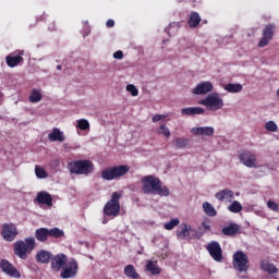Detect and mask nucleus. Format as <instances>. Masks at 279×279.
Segmentation results:
<instances>
[{
	"instance_id": "f257e3e1",
	"label": "nucleus",
	"mask_w": 279,
	"mask_h": 279,
	"mask_svg": "<svg viewBox=\"0 0 279 279\" xmlns=\"http://www.w3.org/2000/svg\"><path fill=\"white\" fill-rule=\"evenodd\" d=\"M50 265L52 271H61L60 278L62 279L76 278L77 271H80V264H77V260L75 258L69 259V256L64 253L52 255Z\"/></svg>"
},
{
	"instance_id": "f03ea898",
	"label": "nucleus",
	"mask_w": 279,
	"mask_h": 279,
	"mask_svg": "<svg viewBox=\"0 0 279 279\" xmlns=\"http://www.w3.org/2000/svg\"><path fill=\"white\" fill-rule=\"evenodd\" d=\"M142 191L146 195H159L160 197H169L171 191L162 181L154 175H146L142 179Z\"/></svg>"
},
{
	"instance_id": "7ed1b4c3",
	"label": "nucleus",
	"mask_w": 279,
	"mask_h": 279,
	"mask_svg": "<svg viewBox=\"0 0 279 279\" xmlns=\"http://www.w3.org/2000/svg\"><path fill=\"white\" fill-rule=\"evenodd\" d=\"M34 250H36V239L34 236L26 238L24 241L19 240L13 244V252L21 260H27Z\"/></svg>"
},
{
	"instance_id": "20e7f679",
	"label": "nucleus",
	"mask_w": 279,
	"mask_h": 279,
	"mask_svg": "<svg viewBox=\"0 0 279 279\" xmlns=\"http://www.w3.org/2000/svg\"><path fill=\"white\" fill-rule=\"evenodd\" d=\"M121 192H113L111 194V198L105 204L102 210L105 217H109V219L119 217V214L121 213Z\"/></svg>"
},
{
	"instance_id": "39448f33",
	"label": "nucleus",
	"mask_w": 279,
	"mask_h": 279,
	"mask_svg": "<svg viewBox=\"0 0 279 279\" xmlns=\"http://www.w3.org/2000/svg\"><path fill=\"white\" fill-rule=\"evenodd\" d=\"M68 169L70 173H74L75 175H89V173L94 171L95 165L88 159H81L71 161L68 165Z\"/></svg>"
},
{
	"instance_id": "423d86ee",
	"label": "nucleus",
	"mask_w": 279,
	"mask_h": 279,
	"mask_svg": "<svg viewBox=\"0 0 279 279\" xmlns=\"http://www.w3.org/2000/svg\"><path fill=\"white\" fill-rule=\"evenodd\" d=\"M128 173H130V166L120 165L104 169L101 171V178L110 182L112 180H119V178H123V175H128Z\"/></svg>"
},
{
	"instance_id": "0eeeda50",
	"label": "nucleus",
	"mask_w": 279,
	"mask_h": 279,
	"mask_svg": "<svg viewBox=\"0 0 279 279\" xmlns=\"http://www.w3.org/2000/svg\"><path fill=\"white\" fill-rule=\"evenodd\" d=\"M201 106H205L208 110L217 112L223 108V99L219 96V93L208 94L203 100H199Z\"/></svg>"
},
{
	"instance_id": "6e6552de",
	"label": "nucleus",
	"mask_w": 279,
	"mask_h": 279,
	"mask_svg": "<svg viewBox=\"0 0 279 279\" xmlns=\"http://www.w3.org/2000/svg\"><path fill=\"white\" fill-rule=\"evenodd\" d=\"M232 258V265L235 271L243 274V271L250 269V257L243 251H236Z\"/></svg>"
},
{
	"instance_id": "1a4fd4ad",
	"label": "nucleus",
	"mask_w": 279,
	"mask_h": 279,
	"mask_svg": "<svg viewBox=\"0 0 279 279\" xmlns=\"http://www.w3.org/2000/svg\"><path fill=\"white\" fill-rule=\"evenodd\" d=\"M205 247L209 256H211L216 263H221V260H223V250L221 248V244H219V242L210 241Z\"/></svg>"
},
{
	"instance_id": "9d476101",
	"label": "nucleus",
	"mask_w": 279,
	"mask_h": 279,
	"mask_svg": "<svg viewBox=\"0 0 279 279\" xmlns=\"http://www.w3.org/2000/svg\"><path fill=\"white\" fill-rule=\"evenodd\" d=\"M1 236L4 241L12 243L16 236H19V229L14 223H3L1 229Z\"/></svg>"
},
{
	"instance_id": "9b49d317",
	"label": "nucleus",
	"mask_w": 279,
	"mask_h": 279,
	"mask_svg": "<svg viewBox=\"0 0 279 279\" xmlns=\"http://www.w3.org/2000/svg\"><path fill=\"white\" fill-rule=\"evenodd\" d=\"M276 34V25L275 24H268L263 31V37L258 43V47H267L269 43H271L274 35Z\"/></svg>"
},
{
	"instance_id": "f8f14e48",
	"label": "nucleus",
	"mask_w": 279,
	"mask_h": 279,
	"mask_svg": "<svg viewBox=\"0 0 279 279\" xmlns=\"http://www.w3.org/2000/svg\"><path fill=\"white\" fill-rule=\"evenodd\" d=\"M0 269L10 278H21V271L8 259L0 260Z\"/></svg>"
},
{
	"instance_id": "ddd939ff",
	"label": "nucleus",
	"mask_w": 279,
	"mask_h": 279,
	"mask_svg": "<svg viewBox=\"0 0 279 279\" xmlns=\"http://www.w3.org/2000/svg\"><path fill=\"white\" fill-rule=\"evenodd\" d=\"M238 157H239L240 162H242V165H244V167H248V169L256 168V154H254L250 150H244Z\"/></svg>"
},
{
	"instance_id": "4468645a",
	"label": "nucleus",
	"mask_w": 279,
	"mask_h": 279,
	"mask_svg": "<svg viewBox=\"0 0 279 279\" xmlns=\"http://www.w3.org/2000/svg\"><path fill=\"white\" fill-rule=\"evenodd\" d=\"M208 93H213V83L210 82H202L193 89L194 95H208Z\"/></svg>"
},
{
	"instance_id": "2eb2a0df",
	"label": "nucleus",
	"mask_w": 279,
	"mask_h": 279,
	"mask_svg": "<svg viewBox=\"0 0 279 279\" xmlns=\"http://www.w3.org/2000/svg\"><path fill=\"white\" fill-rule=\"evenodd\" d=\"M53 257V254L49 251L40 250L35 255L36 263H39L41 265H47L49 260L51 262V258Z\"/></svg>"
},
{
	"instance_id": "dca6fc26",
	"label": "nucleus",
	"mask_w": 279,
	"mask_h": 279,
	"mask_svg": "<svg viewBox=\"0 0 279 279\" xmlns=\"http://www.w3.org/2000/svg\"><path fill=\"white\" fill-rule=\"evenodd\" d=\"M192 134H195V136H213V134H215V129L213 126L193 128Z\"/></svg>"
},
{
	"instance_id": "f3484780",
	"label": "nucleus",
	"mask_w": 279,
	"mask_h": 279,
	"mask_svg": "<svg viewBox=\"0 0 279 279\" xmlns=\"http://www.w3.org/2000/svg\"><path fill=\"white\" fill-rule=\"evenodd\" d=\"M216 199L218 202H231L234 199V192L229 189L221 190L220 192L215 194Z\"/></svg>"
},
{
	"instance_id": "a211bd4d",
	"label": "nucleus",
	"mask_w": 279,
	"mask_h": 279,
	"mask_svg": "<svg viewBox=\"0 0 279 279\" xmlns=\"http://www.w3.org/2000/svg\"><path fill=\"white\" fill-rule=\"evenodd\" d=\"M48 138L51 143H64L66 137L64 136V132L60 131V129L54 128L52 129V132L49 133Z\"/></svg>"
},
{
	"instance_id": "6ab92c4d",
	"label": "nucleus",
	"mask_w": 279,
	"mask_h": 279,
	"mask_svg": "<svg viewBox=\"0 0 279 279\" xmlns=\"http://www.w3.org/2000/svg\"><path fill=\"white\" fill-rule=\"evenodd\" d=\"M205 110L202 107H187L181 110L183 117H194V114H204Z\"/></svg>"
},
{
	"instance_id": "aec40b11",
	"label": "nucleus",
	"mask_w": 279,
	"mask_h": 279,
	"mask_svg": "<svg viewBox=\"0 0 279 279\" xmlns=\"http://www.w3.org/2000/svg\"><path fill=\"white\" fill-rule=\"evenodd\" d=\"M22 61H23V56L21 54L11 53L5 57V62L8 66H10L11 69H14V66H19V63Z\"/></svg>"
},
{
	"instance_id": "412c9836",
	"label": "nucleus",
	"mask_w": 279,
	"mask_h": 279,
	"mask_svg": "<svg viewBox=\"0 0 279 279\" xmlns=\"http://www.w3.org/2000/svg\"><path fill=\"white\" fill-rule=\"evenodd\" d=\"M38 204H46L47 206H53V198L51 194L47 192H39L36 197Z\"/></svg>"
},
{
	"instance_id": "4be33fe9",
	"label": "nucleus",
	"mask_w": 279,
	"mask_h": 279,
	"mask_svg": "<svg viewBox=\"0 0 279 279\" xmlns=\"http://www.w3.org/2000/svg\"><path fill=\"white\" fill-rule=\"evenodd\" d=\"M240 230L241 227H239V225L230 223L228 227L222 228V234H225V236H236Z\"/></svg>"
},
{
	"instance_id": "5701e85b",
	"label": "nucleus",
	"mask_w": 279,
	"mask_h": 279,
	"mask_svg": "<svg viewBox=\"0 0 279 279\" xmlns=\"http://www.w3.org/2000/svg\"><path fill=\"white\" fill-rule=\"evenodd\" d=\"M35 239L39 241L40 243H46V241L49 239V229L47 228H39L35 231Z\"/></svg>"
},
{
	"instance_id": "b1692460",
	"label": "nucleus",
	"mask_w": 279,
	"mask_h": 279,
	"mask_svg": "<svg viewBox=\"0 0 279 279\" xmlns=\"http://www.w3.org/2000/svg\"><path fill=\"white\" fill-rule=\"evenodd\" d=\"M191 226L186 223H182L180 228L177 231V236L180 239H186L187 236H191Z\"/></svg>"
},
{
	"instance_id": "393cba45",
	"label": "nucleus",
	"mask_w": 279,
	"mask_h": 279,
	"mask_svg": "<svg viewBox=\"0 0 279 279\" xmlns=\"http://www.w3.org/2000/svg\"><path fill=\"white\" fill-rule=\"evenodd\" d=\"M260 269H263V271H267V274H278V268H276V265L269 264L267 259H263L260 262Z\"/></svg>"
},
{
	"instance_id": "a878e982",
	"label": "nucleus",
	"mask_w": 279,
	"mask_h": 279,
	"mask_svg": "<svg viewBox=\"0 0 279 279\" xmlns=\"http://www.w3.org/2000/svg\"><path fill=\"white\" fill-rule=\"evenodd\" d=\"M124 276H126V278H132V279L141 278V275L136 272V268L132 264H129L124 267Z\"/></svg>"
},
{
	"instance_id": "bb28decb",
	"label": "nucleus",
	"mask_w": 279,
	"mask_h": 279,
	"mask_svg": "<svg viewBox=\"0 0 279 279\" xmlns=\"http://www.w3.org/2000/svg\"><path fill=\"white\" fill-rule=\"evenodd\" d=\"M199 23H202V17L199 16V13L192 12L187 21L189 26L195 28L197 27V25H199Z\"/></svg>"
},
{
	"instance_id": "cd10ccee",
	"label": "nucleus",
	"mask_w": 279,
	"mask_h": 279,
	"mask_svg": "<svg viewBox=\"0 0 279 279\" xmlns=\"http://www.w3.org/2000/svg\"><path fill=\"white\" fill-rule=\"evenodd\" d=\"M146 271H149L151 276H158L161 271L160 267H158L157 262L149 260L146 264Z\"/></svg>"
},
{
	"instance_id": "c85d7f7f",
	"label": "nucleus",
	"mask_w": 279,
	"mask_h": 279,
	"mask_svg": "<svg viewBox=\"0 0 279 279\" xmlns=\"http://www.w3.org/2000/svg\"><path fill=\"white\" fill-rule=\"evenodd\" d=\"M43 100V93H40V90L34 88L31 92V95L28 97V101L31 104H38V101Z\"/></svg>"
},
{
	"instance_id": "c756f323",
	"label": "nucleus",
	"mask_w": 279,
	"mask_h": 279,
	"mask_svg": "<svg viewBox=\"0 0 279 279\" xmlns=\"http://www.w3.org/2000/svg\"><path fill=\"white\" fill-rule=\"evenodd\" d=\"M203 210L207 217H217V209L208 202L203 203Z\"/></svg>"
},
{
	"instance_id": "7c9ffc66",
	"label": "nucleus",
	"mask_w": 279,
	"mask_h": 279,
	"mask_svg": "<svg viewBox=\"0 0 279 279\" xmlns=\"http://www.w3.org/2000/svg\"><path fill=\"white\" fill-rule=\"evenodd\" d=\"M225 90H227V93H241V90H243V85L239 83H229L225 85Z\"/></svg>"
},
{
	"instance_id": "2f4dec72",
	"label": "nucleus",
	"mask_w": 279,
	"mask_h": 279,
	"mask_svg": "<svg viewBox=\"0 0 279 279\" xmlns=\"http://www.w3.org/2000/svg\"><path fill=\"white\" fill-rule=\"evenodd\" d=\"M48 234L51 239H62V236H64V231L58 227H54L52 229H48Z\"/></svg>"
},
{
	"instance_id": "473e14b6",
	"label": "nucleus",
	"mask_w": 279,
	"mask_h": 279,
	"mask_svg": "<svg viewBox=\"0 0 279 279\" xmlns=\"http://www.w3.org/2000/svg\"><path fill=\"white\" fill-rule=\"evenodd\" d=\"M35 174L36 178H38L39 180H45V178H49V173H47V170H45V168L40 166L35 167Z\"/></svg>"
},
{
	"instance_id": "72a5a7b5",
	"label": "nucleus",
	"mask_w": 279,
	"mask_h": 279,
	"mask_svg": "<svg viewBox=\"0 0 279 279\" xmlns=\"http://www.w3.org/2000/svg\"><path fill=\"white\" fill-rule=\"evenodd\" d=\"M177 226H180V219L173 218L169 222H166L163 228L165 230H173V228H177Z\"/></svg>"
},
{
	"instance_id": "f704fd0d",
	"label": "nucleus",
	"mask_w": 279,
	"mask_h": 279,
	"mask_svg": "<svg viewBox=\"0 0 279 279\" xmlns=\"http://www.w3.org/2000/svg\"><path fill=\"white\" fill-rule=\"evenodd\" d=\"M174 143H175L178 149H184V147H186V145H189V138L177 137L174 140Z\"/></svg>"
},
{
	"instance_id": "c9c22d12",
	"label": "nucleus",
	"mask_w": 279,
	"mask_h": 279,
	"mask_svg": "<svg viewBox=\"0 0 279 279\" xmlns=\"http://www.w3.org/2000/svg\"><path fill=\"white\" fill-rule=\"evenodd\" d=\"M230 213H241L243 210V205L239 201H234L229 207Z\"/></svg>"
},
{
	"instance_id": "e433bc0d",
	"label": "nucleus",
	"mask_w": 279,
	"mask_h": 279,
	"mask_svg": "<svg viewBox=\"0 0 279 279\" xmlns=\"http://www.w3.org/2000/svg\"><path fill=\"white\" fill-rule=\"evenodd\" d=\"M77 128L82 131L90 130V123L86 119H81L77 121Z\"/></svg>"
},
{
	"instance_id": "4c0bfd02",
	"label": "nucleus",
	"mask_w": 279,
	"mask_h": 279,
	"mask_svg": "<svg viewBox=\"0 0 279 279\" xmlns=\"http://www.w3.org/2000/svg\"><path fill=\"white\" fill-rule=\"evenodd\" d=\"M158 134H162L166 138H169V136H171V131L167 128V124H161L159 126Z\"/></svg>"
},
{
	"instance_id": "58836bf2",
	"label": "nucleus",
	"mask_w": 279,
	"mask_h": 279,
	"mask_svg": "<svg viewBox=\"0 0 279 279\" xmlns=\"http://www.w3.org/2000/svg\"><path fill=\"white\" fill-rule=\"evenodd\" d=\"M265 128L268 132H278V124L274 121L266 122Z\"/></svg>"
},
{
	"instance_id": "ea45409f",
	"label": "nucleus",
	"mask_w": 279,
	"mask_h": 279,
	"mask_svg": "<svg viewBox=\"0 0 279 279\" xmlns=\"http://www.w3.org/2000/svg\"><path fill=\"white\" fill-rule=\"evenodd\" d=\"M126 90L128 93H131L132 97H138V88H136V86L129 84Z\"/></svg>"
},
{
	"instance_id": "a19ab883",
	"label": "nucleus",
	"mask_w": 279,
	"mask_h": 279,
	"mask_svg": "<svg viewBox=\"0 0 279 279\" xmlns=\"http://www.w3.org/2000/svg\"><path fill=\"white\" fill-rule=\"evenodd\" d=\"M267 207L269 208V210H272V213H278L279 210V204L274 201H268Z\"/></svg>"
},
{
	"instance_id": "79ce46f5",
	"label": "nucleus",
	"mask_w": 279,
	"mask_h": 279,
	"mask_svg": "<svg viewBox=\"0 0 279 279\" xmlns=\"http://www.w3.org/2000/svg\"><path fill=\"white\" fill-rule=\"evenodd\" d=\"M162 119H166V116L163 114H155L151 118L153 123H158V121H162Z\"/></svg>"
},
{
	"instance_id": "37998d69",
	"label": "nucleus",
	"mask_w": 279,
	"mask_h": 279,
	"mask_svg": "<svg viewBox=\"0 0 279 279\" xmlns=\"http://www.w3.org/2000/svg\"><path fill=\"white\" fill-rule=\"evenodd\" d=\"M114 60H123V51L118 50L113 53Z\"/></svg>"
},
{
	"instance_id": "c03bdc74",
	"label": "nucleus",
	"mask_w": 279,
	"mask_h": 279,
	"mask_svg": "<svg viewBox=\"0 0 279 279\" xmlns=\"http://www.w3.org/2000/svg\"><path fill=\"white\" fill-rule=\"evenodd\" d=\"M202 226L204 230H206L207 232H210V225H208L207 222H202Z\"/></svg>"
},
{
	"instance_id": "a18cd8bd",
	"label": "nucleus",
	"mask_w": 279,
	"mask_h": 279,
	"mask_svg": "<svg viewBox=\"0 0 279 279\" xmlns=\"http://www.w3.org/2000/svg\"><path fill=\"white\" fill-rule=\"evenodd\" d=\"M106 25L107 27H114V20H108Z\"/></svg>"
},
{
	"instance_id": "49530a36",
	"label": "nucleus",
	"mask_w": 279,
	"mask_h": 279,
	"mask_svg": "<svg viewBox=\"0 0 279 279\" xmlns=\"http://www.w3.org/2000/svg\"><path fill=\"white\" fill-rule=\"evenodd\" d=\"M57 70H58V71H62V65H60V64L57 65Z\"/></svg>"
},
{
	"instance_id": "de8ad7c7",
	"label": "nucleus",
	"mask_w": 279,
	"mask_h": 279,
	"mask_svg": "<svg viewBox=\"0 0 279 279\" xmlns=\"http://www.w3.org/2000/svg\"><path fill=\"white\" fill-rule=\"evenodd\" d=\"M102 223H108V220H106V219H105V220H102Z\"/></svg>"
},
{
	"instance_id": "09e8293b",
	"label": "nucleus",
	"mask_w": 279,
	"mask_h": 279,
	"mask_svg": "<svg viewBox=\"0 0 279 279\" xmlns=\"http://www.w3.org/2000/svg\"><path fill=\"white\" fill-rule=\"evenodd\" d=\"M277 97H279V88H278V90H277Z\"/></svg>"
}]
</instances>
